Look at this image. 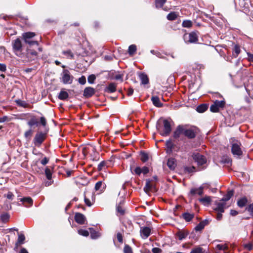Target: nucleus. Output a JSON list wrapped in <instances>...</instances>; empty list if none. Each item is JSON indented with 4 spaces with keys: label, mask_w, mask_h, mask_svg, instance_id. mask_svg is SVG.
<instances>
[{
    "label": "nucleus",
    "mask_w": 253,
    "mask_h": 253,
    "mask_svg": "<svg viewBox=\"0 0 253 253\" xmlns=\"http://www.w3.org/2000/svg\"><path fill=\"white\" fill-rule=\"evenodd\" d=\"M216 248L219 250H223L224 253H230V251L229 250L228 247L226 244H218L216 246Z\"/></svg>",
    "instance_id": "nucleus-31"
},
{
    "label": "nucleus",
    "mask_w": 253,
    "mask_h": 253,
    "mask_svg": "<svg viewBox=\"0 0 253 253\" xmlns=\"http://www.w3.org/2000/svg\"><path fill=\"white\" fill-rule=\"evenodd\" d=\"M94 89L91 87L85 88L84 91V96L86 98H89L94 94Z\"/></svg>",
    "instance_id": "nucleus-17"
},
{
    "label": "nucleus",
    "mask_w": 253,
    "mask_h": 253,
    "mask_svg": "<svg viewBox=\"0 0 253 253\" xmlns=\"http://www.w3.org/2000/svg\"><path fill=\"white\" fill-rule=\"evenodd\" d=\"M106 163L105 161H102L98 165V170L101 171L103 169V168L106 166Z\"/></svg>",
    "instance_id": "nucleus-57"
},
{
    "label": "nucleus",
    "mask_w": 253,
    "mask_h": 253,
    "mask_svg": "<svg viewBox=\"0 0 253 253\" xmlns=\"http://www.w3.org/2000/svg\"><path fill=\"white\" fill-rule=\"evenodd\" d=\"M25 239V236L23 234H19L18 235V242L22 244L24 243V241Z\"/></svg>",
    "instance_id": "nucleus-53"
},
{
    "label": "nucleus",
    "mask_w": 253,
    "mask_h": 253,
    "mask_svg": "<svg viewBox=\"0 0 253 253\" xmlns=\"http://www.w3.org/2000/svg\"><path fill=\"white\" fill-rule=\"evenodd\" d=\"M116 90V84L115 83H110L105 89V91L108 93H113Z\"/></svg>",
    "instance_id": "nucleus-25"
},
{
    "label": "nucleus",
    "mask_w": 253,
    "mask_h": 253,
    "mask_svg": "<svg viewBox=\"0 0 253 253\" xmlns=\"http://www.w3.org/2000/svg\"><path fill=\"white\" fill-rule=\"evenodd\" d=\"M117 240L120 243H122L123 242V236L121 233H118L117 234Z\"/></svg>",
    "instance_id": "nucleus-61"
},
{
    "label": "nucleus",
    "mask_w": 253,
    "mask_h": 253,
    "mask_svg": "<svg viewBox=\"0 0 253 253\" xmlns=\"http://www.w3.org/2000/svg\"><path fill=\"white\" fill-rule=\"evenodd\" d=\"M49 162V159L46 158V157H44L41 161V163L44 166L45 165H46Z\"/></svg>",
    "instance_id": "nucleus-63"
},
{
    "label": "nucleus",
    "mask_w": 253,
    "mask_h": 253,
    "mask_svg": "<svg viewBox=\"0 0 253 253\" xmlns=\"http://www.w3.org/2000/svg\"><path fill=\"white\" fill-rule=\"evenodd\" d=\"M13 50L15 53L18 56L23 57V55L22 53V46L20 40L17 39L12 42Z\"/></svg>",
    "instance_id": "nucleus-2"
},
{
    "label": "nucleus",
    "mask_w": 253,
    "mask_h": 253,
    "mask_svg": "<svg viewBox=\"0 0 253 253\" xmlns=\"http://www.w3.org/2000/svg\"><path fill=\"white\" fill-rule=\"evenodd\" d=\"M182 134H184V126L179 125L177 126L175 130L174 131L173 137L174 139H177L180 137Z\"/></svg>",
    "instance_id": "nucleus-12"
},
{
    "label": "nucleus",
    "mask_w": 253,
    "mask_h": 253,
    "mask_svg": "<svg viewBox=\"0 0 253 253\" xmlns=\"http://www.w3.org/2000/svg\"><path fill=\"white\" fill-rule=\"evenodd\" d=\"M106 185L103 183L101 181H98L95 185V189L96 191H99L100 192L103 191Z\"/></svg>",
    "instance_id": "nucleus-27"
},
{
    "label": "nucleus",
    "mask_w": 253,
    "mask_h": 253,
    "mask_svg": "<svg viewBox=\"0 0 253 253\" xmlns=\"http://www.w3.org/2000/svg\"><path fill=\"white\" fill-rule=\"evenodd\" d=\"M45 174L47 179L49 180V181L45 182V185L46 186H48L51 185L52 184V183L53 182V181L51 180L52 173L51 172L50 169L49 168H46L45 169Z\"/></svg>",
    "instance_id": "nucleus-16"
},
{
    "label": "nucleus",
    "mask_w": 253,
    "mask_h": 253,
    "mask_svg": "<svg viewBox=\"0 0 253 253\" xmlns=\"http://www.w3.org/2000/svg\"><path fill=\"white\" fill-rule=\"evenodd\" d=\"M140 155H141L140 159L142 162L144 163V162H146L147 161H148L149 157H148V155L147 153H146L145 152H141Z\"/></svg>",
    "instance_id": "nucleus-45"
},
{
    "label": "nucleus",
    "mask_w": 253,
    "mask_h": 253,
    "mask_svg": "<svg viewBox=\"0 0 253 253\" xmlns=\"http://www.w3.org/2000/svg\"><path fill=\"white\" fill-rule=\"evenodd\" d=\"M74 77L67 70H64L61 74V82L64 84H71Z\"/></svg>",
    "instance_id": "nucleus-4"
},
{
    "label": "nucleus",
    "mask_w": 253,
    "mask_h": 253,
    "mask_svg": "<svg viewBox=\"0 0 253 253\" xmlns=\"http://www.w3.org/2000/svg\"><path fill=\"white\" fill-rule=\"evenodd\" d=\"M195 214L194 213H189L185 212L182 214V217L185 220L186 222H189L192 220L194 217Z\"/></svg>",
    "instance_id": "nucleus-19"
},
{
    "label": "nucleus",
    "mask_w": 253,
    "mask_h": 253,
    "mask_svg": "<svg viewBox=\"0 0 253 253\" xmlns=\"http://www.w3.org/2000/svg\"><path fill=\"white\" fill-rule=\"evenodd\" d=\"M208 108V106L206 104H203L199 105L196 109L197 112L199 113H203L206 111Z\"/></svg>",
    "instance_id": "nucleus-38"
},
{
    "label": "nucleus",
    "mask_w": 253,
    "mask_h": 253,
    "mask_svg": "<svg viewBox=\"0 0 253 253\" xmlns=\"http://www.w3.org/2000/svg\"><path fill=\"white\" fill-rule=\"evenodd\" d=\"M4 196L9 200H12L14 197L13 194L11 192H8L7 194H4Z\"/></svg>",
    "instance_id": "nucleus-56"
},
{
    "label": "nucleus",
    "mask_w": 253,
    "mask_h": 253,
    "mask_svg": "<svg viewBox=\"0 0 253 253\" xmlns=\"http://www.w3.org/2000/svg\"><path fill=\"white\" fill-rule=\"evenodd\" d=\"M151 181L149 179H146V184L145 187H144V190L147 193L149 192L152 188Z\"/></svg>",
    "instance_id": "nucleus-39"
},
{
    "label": "nucleus",
    "mask_w": 253,
    "mask_h": 253,
    "mask_svg": "<svg viewBox=\"0 0 253 253\" xmlns=\"http://www.w3.org/2000/svg\"><path fill=\"white\" fill-rule=\"evenodd\" d=\"M182 25L183 27L190 28L192 26V22L190 20H184Z\"/></svg>",
    "instance_id": "nucleus-46"
},
{
    "label": "nucleus",
    "mask_w": 253,
    "mask_h": 253,
    "mask_svg": "<svg viewBox=\"0 0 253 253\" xmlns=\"http://www.w3.org/2000/svg\"><path fill=\"white\" fill-rule=\"evenodd\" d=\"M192 157L199 166H202L207 163L206 158L198 153H194Z\"/></svg>",
    "instance_id": "nucleus-5"
},
{
    "label": "nucleus",
    "mask_w": 253,
    "mask_h": 253,
    "mask_svg": "<svg viewBox=\"0 0 253 253\" xmlns=\"http://www.w3.org/2000/svg\"><path fill=\"white\" fill-rule=\"evenodd\" d=\"M166 145L167 148L166 150V152L168 154H170V153L172 152V149L174 147V144L171 141V140L169 139L166 141Z\"/></svg>",
    "instance_id": "nucleus-28"
},
{
    "label": "nucleus",
    "mask_w": 253,
    "mask_h": 253,
    "mask_svg": "<svg viewBox=\"0 0 253 253\" xmlns=\"http://www.w3.org/2000/svg\"><path fill=\"white\" fill-rule=\"evenodd\" d=\"M89 230L90 231V237L92 239H95L99 236L98 233L94 230L93 228H90Z\"/></svg>",
    "instance_id": "nucleus-42"
},
{
    "label": "nucleus",
    "mask_w": 253,
    "mask_h": 253,
    "mask_svg": "<svg viewBox=\"0 0 253 253\" xmlns=\"http://www.w3.org/2000/svg\"><path fill=\"white\" fill-rule=\"evenodd\" d=\"M152 251L153 253H161L162 252V250L158 248H153Z\"/></svg>",
    "instance_id": "nucleus-64"
},
{
    "label": "nucleus",
    "mask_w": 253,
    "mask_h": 253,
    "mask_svg": "<svg viewBox=\"0 0 253 253\" xmlns=\"http://www.w3.org/2000/svg\"><path fill=\"white\" fill-rule=\"evenodd\" d=\"M151 229L148 227H142L140 229V235L143 239L147 238L150 235Z\"/></svg>",
    "instance_id": "nucleus-13"
},
{
    "label": "nucleus",
    "mask_w": 253,
    "mask_h": 253,
    "mask_svg": "<svg viewBox=\"0 0 253 253\" xmlns=\"http://www.w3.org/2000/svg\"><path fill=\"white\" fill-rule=\"evenodd\" d=\"M203 187L200 186L198 188H192L190 191V195L194 196L197 194L199 195H202L203 194Z\"/></svg>",
    "instance_id": "nucleus-20"
},
{
    "label": "nucleus",
    "mask_w": 253,
    "mask_h": 253,
    "mask_svg": "<svg viewBox=\"0 0 253 253\" xmlns=\"http://www.w3.org/2000/svg\"><path fill=\"white\" fill-rule=\"evenodd\" d=\"M240 142L237 141H236L235 142H233L231 151L234 155L240 156L242 155V151L240 148Z\"/></svg>",
    "instance_id": "nucleus-9"
},
{
    "label": "nucleus",
    "mask_w": 253,
    "mask_h": 253,
    "mask_svg": "<svg viewBox=\"0 0 253 253\" xmlns=\"http://www.w3.org/2000/svg\"><path fill=\"white\" fill-rule=\"evenodd\" d=\"M124 203V200H122L120 203L117 206L116 209L118 213L120 215H123L125 213V211L123 207Z\"/></svg>",
    "instance_id": "nucleus-29"
},
{
    "label": "nucleus",
    "mask_w": 253,
    "mask_h": 253,
    "mask_svg": "<svg viewBox=\"0 0 253 253\" xmlns=\"http://www.w3.org/2000/svg\"><path fill=\"white\" fill-rule=\"evenodd\" d=\"M62 53L67 58L71 59L74 56L73 53L70 50L63 51Z\"/></svg>",
    "instance_id": "nucleus-44"
},
{
    "label": "nucleus",
    "mask_w": 253,
    "mask_h": 253,
    "mask_svg": "<svg viewBox=\"0 0 253 253\" xmlns=\"http://www.w3.org/2000/svg\"><path fill=\"white\" fill-rule=\"evenodd\" d=\"M130 169L131 173L133 174H136L139 176L141 173L146 174L149 172V169L146 166H144L141 168L140 167H134L133 165H130Z\"/></svg>",
    "instance_id": "nucleus-3"
},
{
    "label": "nucleus",
    "mask_w": 253,
    "mask_h": 253,
    "mask_svg": "<svg viewBox=\"0 0 253 253\" xmlns=\"http://www.w3.org/2000/svg\"><path fill=\"white\" fill-rule=\"evenodd\" d=\"M25 42L30 44V45H36L37 46H38V45H39L38 41H32V40H31V39H29V42Z\"/></svg>",
    "instance_id": "nucleus-60"
},
{
    "label": "nucleus",
    "mask_w": 253,
    "mask_h": 253,
    "mask_svg": "<svg viewBox=\"0 0 253 253\" xmlns=\"http://www.w3.org/2000/svg\"><path fill=\"white\" fill-rule=\"evenodd\" d=\"M139 78L141 81V84L143 85L149 84V80L147 75L144 73H140L139 74Z\"/></svg>",
    "instance_id": "nucleus-18"
},
{
    "label": "nucleus",
    "mask_w": 253,
    "mask_h": 253,
    "mask_svg": "<svg viewBox=\"0 0 253 253\" xmlns=\"http://www.w3.org/2000/svg\"><path fill=\"white\" fill-rule=\"evenodd\" d=\"M248 203V199L246 197H242L238 200L237 202V205L240 208L245 207Z\"/></svg>",
    "instance_id": "nucleus-32"
},
{
    "label": "nucleus",
    "mask_w": 253,
    "mask_h": 253,
    "mask_svg": "<svg viewBox=\"0 0 253 253\" xmlns=\"http://www.w3.org/2000/svg\"><path fill=\"white\" fill-rule=\"evenodd\" d=\"M151 100L153 104L157 107H161L162 106V104L160 102V99L158 96H153L151 98Z\"/></svg>",
    "instance_id": "nucleus-33"
},
{
    "label": "nucleus",
    "mask_w": 253,
    "mask_h": 253,
    "mask_svg": "<svg viewBox=\"0 0 253 253\" xmlns=\"http://www.w3.org/2000/svg\"><path fill=\"white\" fill-rule=\"evenodd\" d=\"M188 234V232L186 231H179L176 233V236L179 240H182L186 238Z\"/></svg>",
    "instance_id": "nucleus-26"
},
{
    "label": "nucleus",
    "mask_w": 253,
    "mask_h": 253,
    "mask_svg": "<svg viewBox=\"0 0 253 253\" xmlns=\"http://www.w3.org/2000/svg\"><path fill=\"white\" fill-rule=\"evenodd\" d=\"M215 205L216 207L214 208V210L220 212H223L224 211V209L226 208L225 202L222 201V200L219 201H216L215 202Z\"/></svg>",
    "instance_id": "nucleus-10"
},
{
    "label": "nucleus",
    "mask_w": 253,
    "mask_h": 253,
    "mask_svg": "<svg viewBox=\"0 0 253 253\" xmlns=\"http://www.w3.org/2000/svg\"><path fill=\"white\" fill-rule=\"evenodd\" d=\"M78 233L83 236L87 237L89 235V232L88 231L84 229H79L78 231Z\"/></svg>",
    "instance_id": "nucleus-49"
},
{
    "label": "nucleus",
    "mask_w": 253,
    "mask_h": 253,
    "mask_svg": "<svg viewBox=\"0 0 253 253\" xmlns=\"http://www.w3.org/2000/svg\"><path fill=\"white\" fill-rule=\"evenodd\" d=\"M20 201L25 204V206L26 207H30L33 205V200L30 197L23 198Z\"/></svg>",
    "instance_id": "nucleus-24"
},
{
    "label": "nucleus",
    "mask_w": 253,
    "mask_h": 253,
    "mask_svg": "<svg viewBox=\"0 0 253 253\" xmlns=\"http://www.w3.org/2000/svg\"><path fill=\"white\" fill-rule=\"evenodd\" d=\"M177 18V15L175 12H170L167 15V18L169 20H174Z\"/></svg>",
    "instance_id": "nucleus-47"
},
{
    "label": "nucleus",
    "mask_w": 253,
    "mask_h": 253,
    "mask_svg": "<svg viewBox=\"0 0 253 253\" xmlns=\"http://www.w3.org/2000/svg\"><path fill=\"white\" fill-rule=\"evenodd\" d=\"M40 124H41V125L42 126H43V127H45L46 125H47V121H46V119H45V118L43 116H42L40 117Z\"/></svg>",
    "instance_id": "nucleus-51"
},
{
    "label": "nucleus",
    "mask_w": 253,
    "mask_h": 253,
    "mask_svg": "<svg viewBox=\"0 0 253 253\" xmlns=\"http://www.w3.org/2000/svg\"><path fill=\"white\" fill-rule=\"evenodd\" d=\"M171 122H172L171 120L169 121L168 119H165L163 121L164 130L162 133V135L168 136L170 134L171 131Z\"/></svg>",
    "instance_id": "nucleus-7"
},
{
    "label": "nucleus",
    "mask_w": 253,
    "mask_h": 253,
    "mask_svg": "<svg viewBox=\"0 0 253 253\" xmlns=\"http://www.w3.org/2000/svg\"><path fill=\"white\" fill-rule=\"evenodd\" d=\"M27 58H28L27 61H32L37 58V53L35 51L29 49L27 51Z\"/></svg>",
    "instance_id": "nucleus-15"
},
{
    "label": "nucleus",
    "mask_w": 253,
    "mask_h": 253,
    "mask_svg": "<svg viewBox=\"0 0 253 253\" xmlns=\"http://www.w3.org/2000/svg\"><path fill=\"white\" fill-rule=\"evenodd\" d=\"M39 124L37 119L34 116H31L30 119L27 122V125L30 127L34 126H38Z\"/></svg>",
    "instance_id": "nucleus-21"
},
{
    "label": "nucleus",
    "mask_w": 253,
    "mask_h": 253,
    "mask_svg": "<svg viewBox=\"0 0 253 253\" xmlns=\"http://www.w3.org/2000/svg\"><path fill=\"white\" fill-rule=\"evenodd\" d=\"M233 194L234 191L230 190L221 200H222V201H224V202L228 201V200H230V199L233 195Z\"/></svg>",
    "instance_id": "nucleus-36"
},
{
    "label": "nucleus",
    "mask_w": 253,
    "mask_h": 253,
    "mask_svg": "<svg viewBox=\"0 0 253 253\" xmlns=\"http://www.w3.org/2000/svg\"><path fill=\"white\" fill-rule=\"evenodd\" d=\"M197 128L195 127L186 128L184 127V135L189 139H193L196 137Z\"/></svg>",
    "instance_id": "nucleus-8"
},
{
    "label": "nucleus",
    "mask_w": 253,
    "mask_h": 253,
    "mask_svg": "<svg viewBox=\"0 0 253 253\" xmlns=\"http://www.w3.org/2000/svg\"><path fill=\"white\" fill-rule=\"evenodd\" d=\"M89 195H91L92 198H93V196L92 194H91L89 192L85 191L84 193V201L86 205V206L88 207H90L92 205V203L91 202L90 200L87 197V196Z\"/></svg>",
    "instance_id": "nucleus-30"
},
{
    "label": "nucleus",
    "mask_w": 253,
    "mask_h": 253,
    "mask_svg": "<svg viewBox=\"0 0 253 253\" xmlns=\"http://www.w3.org/2000/svg\"><path fill=\"white\" fill-rule=\"evenodd\" d=\"M16 103L17 105L23 107L24 108H27L29 106V104L26 102V101L20 99L16 100Z\"/></svg>",
    "instance_id": "nucleus-40"
},
{
    "label": "nucleus",
    "mask_w": 253,
    "mask_h": 253,
    "mask_svg": "<svg viewBox=\"0 0 253 253\" xmlns=\"http://www.w3.org/2000/svg\"><path fill=\"white\" fill-rule=\"evenodd\" d=\"M33 134V131L29 129L24 133V136L26 138L30 139Z\"/></svg>",
    "instance_id": "nucleus-52"
},
{
    "label": "nucleus",
    "mask_w": 253,
    "mask_h": 253,
    "mask_svg": "<svg viewBox=\"0 0 253 253\" xmlns=\"http://www.w3.org/2000/svg\"><path fill=\"white\" fill-rule=\"evenodd\" d=\"M204 228V226L201 223V222L195 227V230L196 231H201Z\"/></svg>",
    "instance_id": "nucleus-58"
},
{
    "label": "nucleus",
    "mask_w": 253,
    "mask_h": 253,
    "mask_svg": "<svg viewBox=\"0 0 253 253\" xmlns=\"http://www.w3.org/2000/svg\"><path fill=\"white\" fill-rule=\"evenodd\" d=\"M137 47L135 44H131L128 47V52L130 56L133 55L136 51Z\"/></svg>",
    "instance_id": "nucleus-37"
},
{
    "label": "nucleus",
    "mask_w": 253,
    "mask_h": 253,
    "mask_svg": "<svg viewBox=\"0 0 253 253\" xmlns=\"http://www.w3.org/2000/svg\"><path fill=\"white\" fill-rule=\"evenodd\" d=\"M241 52L240 46L238 44H235L233 48L232 54L235 57L238 56Z\"/></svg>",
    "instance_id": "nucleus-35"
},
{
    "label": "nucleus",
    "mask_w": 253,
    "mask_h": 253,
    "mask_svg": "<svg viewBox=\"0 0 253 253\" xmlns=\"http://www.w3.org/2000/svg\"><path fill=\"white\" fill-rule=\"evenodd\" d=\"M195 168L194 167H186L184 168L185 171L188 172H192L194 171Z\"/></svg>",
    "instance_id": "nucleus-59"
},
{
    "label": "nucleus",
    "mask_w": 253,
    "mask_h": 253,
    "mask_svg": "<svg viewBox=\"0 0 253 253\" xmlns=\"http://www.w3.org/2000/svg\"><path fill=\"white\" fill-rule=\"evenodd\" d=\"M167 166L171 170L174 169L176 166L175 159L172 158H169L167 162Z\"/></svg>",
    "instance_id": "nucleus-22"
},
{
    "label": "nucleus",
    "mask_w": 253,
    "mask_h": 253,
    "mask_svg": "<svg viewBox=\"0 0 253 253\" xmlns=\"http://www.w3.org/2000/svg\"><path fill=\"white\" fill-rule=\"evenodd\" d=\"M75 220L78 223L84 224L85 223L86 218L83 214L78 212L75 215Z\"/></svg>",
    "instance_id": "nucleus-14"
},
{
    "label": "nucleus",
    "mask_w": 253,
    "mask_h": 253,
    "mask_svg": "<svg viewBox=\"0 0 253 253\" xmlns=\"http://www.w3.org/2000/svg\"><path fill=\"white\" fill-rule=\"evenodd\" d=\"M203 249L201 247H197L193 249L190 252V253H202Z\"/></svg>",
    "instance_id": "nucleus-54"
},
{
    "label": "nucleus",
    "mask_w": 253,
    "mask_h": 253,
    "mask_svg": "<svg viewBox=\"0 0 253 253\" xmlns=\"http://www.w3.org/2000/svg\"><path fill=\"white\" fill-rule=\"evenodd\" d=\"M167 0H156V6L157 7H162Z\"/></svg>",
    "instance_id": "nucleus-48"
},
{
    "label": "nucleus",
    "mask_w": 253,
    "mask_h": 253,
    "mask_svg": "<svg viewBox=\"0 0 253 253\" xmlns=\"http://www.w3.org/2000/svg\"><path fill=\"white\" fill-rule=\"evenodd\" d=\"M225 102L223 100H215L213 104L210 107V110L212 112H218L220 108H223L224 107Z\"/></svg>",
    "instance_id": "nucleus-6"
},
{
    "label": "nucleus",
    "mask_w": 253,
    "mask_h": 253,
    "mask_svg": "<svg viewBox=\"0 0 253 253\" xmlns=\"http://www.w3.org/2000/svg\"><path fill=\"white\" fill-rule=\"evenodd\" d=\"M47 131L44 132L42 131H38L36 134L34 139L33 143L36 147H40L42 144L43 142L47 136Z\"/></svg>",
    "instance_id": "nucleus-1"
},
{
    "label": "nucleus",
    "mask_w": 253,
    "mask_h": 253,
    "mask_svg": "<svg viewBox=\"0 0 253 253\" xmlns=\"http://www.w3.org/2000/svg\"><path fill=\"white\" fill-rule=\"evenodd\" d=\"M58 97L60 100H65L69 97V94L64 89H62L58 94Z\"/></svg>",
    "instance_id": "nucleus-23"
},
{
    "label": "nucleus",
    "mask_w": 253,
    "mask_h": 253,
    "mask_svg": "<svg viewBox=\"0 0 253 253\" xmlns=\"http://www.w3.org/2000/svg\"><path fill=\"white\" fill-rule=\"evenodd\" d=\"M9 215L8 214V213H3V214H2L1 215H0V219L1 220L4 222V223H5L6 222H7L9 219Z\"/></svg>",
    "instance_id": "nucleus-43"
},
{
    "label": "nucleus",
    "mask_w": 253,
    "mask_h": 253,
    "mask_svg": "<svg viewBox=\"0 0 253 253\" xmlns=\"http://www.w3.org/2000/svg\"><path fill=\"white\" fill-rule=\"evenodd\" d=\"M200 202H201L203 204H209L211 202V197L209 196H206L203 198H201L199 199Z\"/></svg>",
    "instance_id": "nucleus-41"
},
{
    "label": "nucleus",
    "mask_w": 253,
    "mask_h": 253,
    "mask_svg": "<svg viewBox=\"0 0 253 253\" xmlns=\"http://www.w3.org/2000/svg\"><path fill=\"white\" fill-rule=\"evenodd\" d=\"M96 77L94 75H90L88 76L87 78L88 82L89 84H93L94 83V80H95Z\"/></svg>",
    "instance_id": "nucleus-55"
},
{
    "label": "nucleus",
    "mask_w": 253,
    "mask_h": 253,
    "mask_svg": "<svg viewBox=\"0 0 253 253\" xmlns=\"http://www.w3.org/2000/svg\"><path fill=\"white\" fill-rule=\"evenodd\" d=\"M79 82L81 84H84L86 83V78L84 76H82L79 79Z\"/></svg>",
    "instance_id": "nucleus-62"
},
{
    "label": "nucleus",
    "mask_w": 253,
    "mask_h": 253,
    "mask_svg": "<svg viewBox=\"0 0 253 253\" xmlns=\"http://www.w3.org/2000/svg\"><path fill=\"white\" fill-rule=\"evenodd\" d=\"M184 38L185 40L188 38V42L190 43L196 42L198 40L197 34L194 32H191L188 35H185Z\"/></svg>",
    "instance_id": "nucleus-11"
},
{
    "label": "nucleus",
    "mask_w": 253,
    "mask_h": 253,
    "mask_svg": "<svg viewBox=\"0 0 253 253\" xmlns=\"http://www.w3.org/2000/svg\"><path fill=\"white\" fill-rule=\"evenodd\" d=\"M124 253H133L132 248L128 245H125L124 248Z\"/></svg>",
    "instance_id": "nucleus-50"
},
{
    "label": "nucleus",
    "mask_w": 253,
    "mask_h": 253,
    "mask_svg": "<svg viewBox=\"0 0 253 253\" xmlns=\"http://www.w3.org/2000/svg\"><path fill=\"white\" fill-rule=\"evenodd\" d=\"M35 36L34 32H27L23 35L25 42H29V39H32Z\"/></svg>",
    "instance_id": "nucleus-34"
}]
</instances>
